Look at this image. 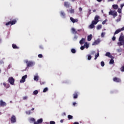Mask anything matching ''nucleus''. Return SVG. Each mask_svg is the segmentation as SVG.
<instances>
[{"label": "nucleus", "instance_id": "nucleus-56", "mask_svg": "<svg viewBox=\"0 0 124 124\" xmlns=\"http://www.w3.org/2000/svg\"><path fill=\"white\" fill-rule=\"evenodd\" d=\"M118 52H122V49H118Z\"/></svg>", "mask_w": 124, "mask_h": 124}, {"label": "nucleus", "instance_id": "nucleus-27", "mask_svg": "<svg viewBox=\"0 0 124 124\" xmlns=\"http://www.w3.org/2000/svg\"><path fill=\"white\" fill-rule=\"evenodd\" d=\"M84 47H85L86 49H88V48H89V44H88L87 42L85 43Z\"/></svg>", "mask_w": 124, "mask_h": 124}, {"label": "nucleus", "instance_id": "nucleus-42", "mask_svg": "<svg viewBox=\"0 0 124 124\" xmlns=\"http://www.w3.org/2000/svg\"><path fill=\"white\" fill-rule=\"evenodd\" d=\"M33 93H34V94H35V95L37 94V93H38V91H37V90H35V91L33 92Z\"/></svg>", "mask_w": 124, "mask_h": 124}, {"label": "nucleus", "instance_id": "nucleus-45", "mask_svg": "<svg viewBox=\"0 0 124 124\" xmlns=\"http://www.w3.org/2000/svg\"><path fill=\"white\" fill-rule=\"evenodd\" d=\"M106 22H107V19H106L105 20L103 21L102 23V25H105L106 23Z\"/></svg>", "mask_w": 124, "mask_h": 124}, {"label": "nucleus", "instance_id": "nucleus-43", "mask_svg": "<svg viewBox=\"0 0 124 124\" xmlns=\"http://www.w3.org/2000/svg\"><path fill=\"white\" fill-rule=\"evenodd\" d=\"M27 99H28V96H25L23 97V100H27Z\"/></svg>", "mask_w": 124, "mask_h": 124}, {"label": "nucleus", "instance_id": "nucleus-9", "mask_svg": "<svg viewBox=\"0 0 124 124\" xmlns=\"http://www.w3.org/2000/svg\"><path fill=\"white\" fill-rule=\"evenodd\" d=\"M113 80L114 82H116V83H121L122 81L121 78H118L117 77L113 78Z\"/></svg>", "mask_w": 124, "mask_h": 124}, {"label": "nucleus", "instance_id": "nucleus-34", "mask_svg": "<svg viewBox=\"0 0 124 124\" xmlns=\"http://www.w3.org/2000/svg\"><path fill=\"white\" fill-rule=\"evenodd\" d=\"M48 91V88L46 87L43 90V93H46V92Z\"/></svg>", "mask_w": 124, "mask_h": 124}, {"label": "nucleus", "instance_id": "nucleus-38", "mask_svg": "<svg viewBox=\"0 0 124 124\" xmlns=\"http://www.w3.org/2000/svg\"><path fill=\"white\" fill-rule=\"evenodd\" d=\"M101 66H102V67H103V66H104L105 65V63H104V62L102 61V62H101Z\"/></svg>", "mask_w": 124, "mask_h": 124}, {"label": "nucleus", "instance_id": "nucleus-10", "mask_svg": "<svg viewBox=\"0 0 124 124\" xmlns=\"http://www.w3.org/2000/svg\"><path fill=\"white\" fill-rule=\"evenodd\" d=\"M122 31H124V27H123L121 29H117L114 33V35H115V34H118V33L121 32Z\"/></svg>", "mask_w": 124, "mask_h": 124}, {"label": "nucleus", "instance_id": "nucleus-5", "mask_svg": "<svg viewBox=\"0 0 124 124\" xmlns=\"http://www.w3.org/2000/svg\"><path fill=\"white\" fill-rule=\"evenodd\" d=\"M8 81L11 85H14L15 79H14V78H13V77H11L8 78Z\"/></svg>", "mask_w": 124, "mask_h": 124}, {"label": "nucleus", "instance_id": "nucleus-14", "mask_svg": "<svg viewBox=\"0 0 124 124\" xmlns=\"http://www.w3.org/2000/svg\"><path fill=\"white\" fill-rule=\"evenodd\" d=\"M70 19L71 20V22L74 23H77V22H78V19H74L72 17H70Z\"/></svg>", "mask_w": 124, "mask_h": 124}, {"label": "nucleus", "instance_id": "nucleus-20", "mask_svg": "<svg viewBox=\"0 0 124 124\" xmlns=\"http://www.w3.org/2000/svg\"><path fill=\"white\" fill-rule=\"evenodd\" d=\"M39 79V77H38V76H35L34 77V81H36V82H37L38 81Z\"/></svg>", "mask_w": 124, "mask_h": 124}, {"label": "nucleus", "instance_id": "nucleus-55", "mask_svg": "<svg viewBox=\"0 0 124 124\" xmlns=\"http://www.w3.org/2000/svg\"><path fill=\"white\" fill-rule=\"evenodd\" d=\"M73 105L74 106H75V105H76V102H74V103H73Z\"/></svg>", "mask_w": 124, "mask_h": 124}, {"label": "nucleus", "instance_id": "nucleus-37", "mask_svg": "<svg viewBox=\"0 0 124 124\" xmlns=\"http://www.w3.org/2000/svg\"><path fill=\"white\" fill-rule=\"evenodd\" d=\"M26 114H27V115H31V111L28 110V111H26Z\"/></svg>", "mask_w": 124, "mask_h": 124}, {"label": "nucleus", "instance_id": "nucleus-1", "mask_svg": "<svg viewBox=\"0 0 124 124\" xmlns=\"http://www.w3.org/2000/svg\"><path fill=\"white\" fill-rule=\"evenodd\" d=\"M99 22V16L96 15L94 17V20L92 21L91 24L89 26L90 29H93L94 25H96Z\"/></svg>", "mask_w": 124, "mask_h": 124}, {"label": "nucleus", "instance_id": "nucleus-2", "mask_svg": "<svg viewBox=\"0 0 124 124\" xmlns=\"http://www.w3.org/2000/svg\"><path fill=\"white\" fill-rule=\"evenodd\" d=\"M25 62H26L27 64V67L33 66V65L34 64V62H33L32 61H28V60H26Z\"/></svg>", "mask_w": 124, "mask_h": 124}, {"label": "nucleus", "instance_id": "nucleus-6", "mask_svg": "<svg viewBox=\"0 0 124 124\" xmlns=\"http://www.w3.org/2000/svg\"><path fill=\"white\" fill-rule=\"evenodd\" d=\"M119 41L120 42H124V33H121L119 38Z\"/></svg>", "mask_w": 124, "mask_h": 124}, {"label": "nucleus", "instance_id": "nucleus-18", "mask_svg": "<svg viewBox=\"0 0 124 124\" xmlns=\"http://www.w3.org/2000/svg\"><path fill=\"white\" fill-rule=\"evenodd\" d=\"M61 16H62L63 18H65V13L63 11H61L60 13Z\"/></svg>", "mask_w": 124, "mask_h": 124}, {"label": "nucleus", "instance_id": "nucleus-60", "mask_svg": "<svg viewBox=\"0 0 124 124\" xmlns=\"http://www.w3.org/2000/svg\"><path fill=\"white\" fill-rule=\"evenodd\" d=\"M60 122L62 123H63V120H62V119L61 121H60Z\"/></svg>", "mask_w": 124, "mask_h": 124}, {"label": "nucleus", "instance_id": "nucleus-39", "mask_svg": "<svg viewBox=\"0 0 124 124\" xmlns=\"http://www.w3.org/2000/svg\"><path fill=\"white\" fill-rule=\"evenodd\" d=\"M88 60L89 61H90V60H92V56H91L90 55H88Z\"/></svg>", "mask_w": 124, "mask_h": 124}, {"label": "nucleus", "instance_id": "nucleus-49", "mask_svg": "<svg viewBox=\"0 0 124 124\" xmlns=\"http://www.w3.org/2000/svg\"><path fill=\"white\" fill-rule=\"evenodd\" d=\"M49 124H55L56 123L55 122V121H50Z\"/></svg>", "mask_w": 124, "mask_h": 124}, {"label": "nucleus", "instance_id": "nucleus-26", "mask_svg": "<svg viewBox=\"0 0 124 124\" xmlns=\"http://www.w3.org/2000/svg\"><path fill=\"white\" fill-rule=\"evenodd\" d=\"M114 58H111V60L109 61V64H113L114 63Z\"/></svg>", "mask_w": 124, "mask_h": 124}, {"label": "nucleus", "instance_id": "nucleus-58", "mask_svg": "<svg viewBox=\"0 0 124 124\" xmlns=\"http://www.w3.org/2000/svg\"><path fill=\"white\" fill-rule=\"evenodd\" d=\"M97 1H98V2H100L101 1H102V0H97Z\"/></svg>", "mask_w": 124, "mask_h": 124}, {"label": "nucleus", "instance_id": "nucleus-33", "mask_svg": "<svg viewBox=\"0 0 124 124\" xmlns=\"http://www.w3.org/2000/svg\"><path fill=\"white\" fill-rule=\"evenodd\" d=\"M30 121H31V122H33V123H35L36 122H35V119H34V118H31L30 119Z\"/></svg>", "mask_w": 124, "mask_h": 124}, {"label": "nucleus", "instance_id": "nucleus-64", "mask_svg": "<svg viewBox=\"0 0 124 124\" xmlns=\"http://www.w3.org/2000/svg\"><path fill=\"white\" fill-rule=\"evenodd\" d=\"M34 124H39L36 122H34Z\"/></svg>", "mask_w": 124, "mask_h": 124}, {"label": "nucleus", "instance_id": "nucleus-47", "mask_svg": "<svg viewBox=\"0 0 124 124\" xmlns=\"http://www.w3.org/2000/svg\"><path fill=\"white\" fill-rule=\"evenodd\" d=\"M121 18L119 17V18H118L117 19H116V22H117V23L119 22H121Z\"/></svg>", "mask_w": 124, "mask_h": 124}, {"label": "nucleus", "instance_id": "nucleus-44", "mask_svg": "<svg viewBox=\"0 0 124 124\" xmlns=\"http://www.w3.org/2000/svg\"><path fill=\"white\" fill-rule=\"evenodd\" d=\"M78 38V36H76V35H75V36L74 37V38H73V40L74 41L75 40H77V39Z\"/></svg>", "mask_w": 124, "mask_h": 124}, {"label": "nucleus", "instance_id": "nucleus-21", "mask_svg": "<svg viewBox=\"0 0 124 124\" xmlns=\"http://www.w3.org/2000/svg\"><path fill=\"white\" fill-rule=\"evenodd\" d=\"M3 86H4L6 88V89H8V88H9V87H10V85H9V84H6L5 83H3Z\"/></svg>", "mask_w": 124, "mask_h": 124}, {"label": "nucleus", "instance_id": "nucleus-48", "mask_svg": "<svg viewBox=\"0 0 124 124\" xmlns=\"http://www.w3.org/2000/svg\"><path fill=\"white\" fill-rule=\"evenodd\" d=\"M102 37H104V36L105 35V33L102 32L101 34Z\"/></svg>", "mask_w": 124, "mask_h": 124}, {"label": "nucleus", "instance_id": "nucleus-41", "mask_svg": "<svg viewBox=\"0 0 124 124\" xmlns=\"http://www.w3.org/2000/svg\"><path fill=\"white\" fill-rule=\"evenodd\" d=\"M70 13H71V14L74 13V9H71L70 10Z\"/></svg>", "mask_w": 124, "mask_h": 124}, {"label": "nucleus", "instance_id": "nucleus-22", "mask_svg": "<svg viewBox=\"0 0 124 124\" xmlns=\"http://www.w3.org/2000/svg\"><path fill=\"white\" fill-rule=\"evenodd\" d=\"M12 46L13 49H19V47L17 46L16 44H12Z\"/></svg>", "mask_w": 124, "mask_h": 124}, {"label": "nucleus", "instance_id": "nucleus-17", "mask_svg": "<svg viewBox=\"0 0 124 124\" xmlns=\"http://www.w3.org/2000/svg\"><path fill=\"white\" fill-rule=\"evenodd\" d=\"M93 38V35L90 34L87 36V40L88 41H91L92 39Z\"/></svg>", "mask_w": 124, "mask_h": 124}, {"label": "nucleus", "instance_id": "nucleus-12", "mask_svg": "<svg viewBox=\"0 0 124 124\" xmlns=\"http://www.w3.org/2000/svg\"><path fill=\"white\" fill-rule=\"evenodd\" d=\"M64 6L67 8H69V7H70V4L67 1H65L64 2Z\"/></svg>", "mask_w": 124, "mask_h": 124}, {"label": "nucleus", "instance_id": "nucleus-36", "mask_svg": "<svg viewBox=\"0 0 124 124\" xmlns=\"http://www.w3.org/2000/svg\"><path fill=\"white\" fill-rule=\"evenodd\" d=\"M120 70L122 71V72H124V66H123L121 67Z\"/></svg>", "mask_w": 124, "mask_h": 124}, {"label": "nucleus", "instance_id": "nucleus-4", "mask_svg": "<svg viewBox=\"0 0 124 124\" xmlns=\"http://www.w3.org/2000/svg\"><path fill=\"white\" fill-rule=\"evenodd\" d=\"M108 14L109 15H112V16H113L114 18L118 16V13L115 11H112L111 10L110 12H109Z\"/></svg>", "mask_w": 124, "mask_h": 124}, {"label": "nucleus", "instance_id": "nucleus-24", "mask_svg": "<svg viewBox=\"0 0 124 124\" xmlns=\"http://www.w3.org/2000/svg\"><path fill=\"white\" fill-rule=\"evenodd\" d=\"M102 28V25H98L96 27V29L98 30H101Z\"/></svg>", "mask_w": 124, "mask_h": 124}, {"label": "nucleus", "instance_id": "nucleus-52", "mask_svg": "<svg viewBox=\"0 0 124 124\" xmlns=\"http://www.w3.org/2000/svg\"><path fill=\"white\" fill-rule=\"evenodd\" d=\"M112 40H113V41H115V40H116V37L113 36V37H112Z\"/></svg>", "mask_w": 124, "mask_h": 124}, {"label": "nucleus", "instance_id": "nucleus-61", "mask_svg": "<svg viewBox=\"0 0 124 124\" xmlns=\"http://www.w3.org/2000/svg\"><path fill=\"white\" fill-rule=\"evenodd\" d=\"M74 124H79V123L78 122H75Z\"/></svg>", "mask_w": 124, "mask_h": 124}, {"label": "nucleus", "instance_id": "nucleus-25", "mask_svg": "<svg viewBox=\"0 0 124 124\" xmlns=\"http://www.w3.org/2000/svg\"><path fill=\"white\" fill-rule=\"evenodd\" d=\"M42 122H43V119H42V118H41L40 119H38L37 121V123H38V124H41V123H42Z\"/></svg>", "mask_w": 124, "mask_h": 124}, {"label": "nucleus", "instance_id": "nucleus-19", "mask_svg": "<svg viewBox=\"0 0 124 124\" xmlns=\"http://www.w3.org/2000/svg\"><path fill=\"white\" fill-rule=\"evenodd\" d=\"M73 98H74V99L78 98V93L76 92L73 94Z\"/></svg>", "mask_w": 124, "mask_h": 124}, {"label": "nucleus", "instance_id": "nucleus-35", "mask_svg": "<svg viewBox=\"0 0 124 124\" xmlns=\"http://www.w3.org/2000/svg\"><path fill=\"white\" fill-rule=\"evenodd\" d=\"M99 42H100L99 40H96V41H94V45H95V44H96H96H98L99 43Z\"/></svg>", "mask_w": 124, "mask_h": 124}, {"label": "nucleus", "instance_id": "nucleus-32", "mask_svg": "<svg viewBox=\"0 0 124 124\" xmlns=\"http://www.w3.org/2000/svg\"><path fill=\"white\" fill-rule=\"evenodd\" d=\"M71 52L73 53V54H75V53H76V50H75L74 48H72L71 49Z\"/></svg>", "mask_w": 124, "mask_h": 124}, {"label": "nucleus", "instance_id": "nucleus-40", "mask_svg": "<svg viewBox=\"0 0 124 124\" xmlns=\"http://www.w3.org/2000/svg\"><path fill=\"white\" fill-rule=\"evenodd\" d=\"M117 12H118V13H119V14L122 13V9H121V8L118 9Z\"/></svg>", "mask_w": 124, "mask_h": 124}, {"label": "nucleus", "instance_id": "nucleus-50", "mask_svg": "<svg viewBox=\"0 0 124 124\" xmlns=\"http://www.w3.org/2000/svg\"><path fill=\"white\" fill-rule=\"evenodd\" d=\"M38 58H41L43 57V56L42 55V54H39L38 55Z\"/></svg>", "mask_w": 124, "mask_h": 124}, {"label": "nucleus", "instance_id": "nucleus-59", "mask_svg": "<svg viewBox=\"0 0 124 124\" xmlns=\"http://www.w3.org/2000/svg\"><path fill=\"white\" fill-rule=\"evenodd\" d=\"M2 63H3V62L0 61V64H2Z\"/></svg>", "mask_w": 124, "mask_h": 124}, {"label": "nucleus", "instance_id": "nucleus-54", "mask_svg": "<svg viewBox=\"0 0 124 124\" xmlns=\"http://www.w3.org/2000/svg\"><path fill=\"white\" fill-rule=\"evenodd\" d=\"M79 11H82V8L81 7H79Z\"/></svg>", "mask_w": 124, "mask_h": 124}, {"label": "nucleus", "instance_id": "nucleus-46", "mask_svg": "<svg viewBox=\"0 0 124 124\" xmlns=\"http://www.w3.org/2000/svg\"><path fill=\"white\" fill-rule=\"evenodd\" d=\"M39 48L40 49H41V50H43L44 49V47H43V46H39Z\"/></svg>", "mask_w": 124, "mask_h": 124}, {"label": "nucleus", "instance_id": "nucleus-63", "mask_svg": "<svg viewBox=\"0 0 124 124\" xmlns=\"http://www.w3.org/2000/svg\"><path fill=\"white\" fill-rule=\"evenodd\" d=\"M96 11V10L95 9L93 10V12H95Z\"/></svg>", "mask_w": 124, "mask_h": 124}, {"label": "nucleus", "instance_id": "nucleus-11", "mask_svg": "<svg viewBox=\"0 0 124 124\" xmlns=\"http://www.w3.org/2000/svg\"><path fill=\"white\" fill-rule=\"evenodd\" d=\"M6 105V103L3 102L2 100H0V107H3Z\"/></svg>", "mask_w": 124, "mask_h": 124}, {"label": "nucleus", "instance_id": "nucleus-31", "mask_svg": "<svg viewBox=\"0 0 124 124\" xmlns=\"http://www.w3.org/2000/svg\"><path fill=\"white\" fill-rule=\"evenodd\" d=\"M68 119L69 120H71V119H73V116H72V115H68Z\"/></svg>", "mask_w": 124, "mask_h": 124}, {"label": "nucleus", "instance_id": "nucleus-8", "mask_svg": "<svg viewBox=\"0 0 124 124\" xmlns=\"http://www.w3.org/2000/svg\"><path fill=\"white\" fill-rule=\"evenodd\" d=\"M27 78H28V76L27 75L23 76L22 79L20 81V83H24L26 82V79H27Z\"/></svg>", "mask_w": 124, "mask_h": 124}, {"label": "nucleus", "instance_id": "nucleus-62", "mask_svg": "<svg viewBox=\"0 0 124 124\" xmlns=\"http://www.w3.org/2000/svg\"><path fill=\"white\" fill-rule=\"evenodd\" d=\"M119 16L120 18H122V15H119Z\"/></svg>", "mask_w": 124, "mask_h": 124}, {"label": "nucleus", "instance_id": "nucleus-23", "mask_svg": "<svg viewBox=\"0 0 124 124\" xmlns=\"http://www.w3.org/2000/svg\"><path fill=\"white\" fill-rule=\"evenodd\" d=\"M117 44L118 45V46H122V45H124V42H120L117 43Z\"/></svg>", "mask_w": 124, "mask_h": 124}, {"label": "nucleus", "instance_id": "nucleus-51", "mask_svg": "<svg viewBox=\"0 0 124 124\" xmlns=\"http://www.w3.org/2000/svg\"><path fill=\"white\" fill-rule=\"evenodd\" d=\"M80 49L81 50H84V49H85V46H82L80 47Z\"/></svg>", "mask_w": 124, "mask_h": 124}, {"label": "nucleus", "instance_id": "nucleus-3", "mask_svg": "<svg viewBox=\"0 0 124 124\" xmlns=\"http://www.w3.org/2000/svg\"><path fill=\"white\" fill-rule=\"evenodd\" d=\"M16 23H17V21L16 20V19H13L12 21L7 22L5 25L8 26L9 25H15Z\"/></svg>", "mask_w": 124, "mask_h": 124}, {"label": "nucleus", "instance_id": "nucleus-16", "mask_svg": "<svg viewBox=\"0 0 124 124\" xmlns=\"http://www.w3.org/2000/svg\"><path fill=\"white\" fill-rule=\"evenodd\" d=\"M85 42H86V39L84 38H82L81 40L79 41V43L80 44V45H83V44H84Z\"/></svg>", "mask_w": 124, "mask_h": 124}, {"label": "nucleus", "instance_id": "nucleus-15", "mask_svg": "<svg viewBox=\"0 0 124 124\" xmlns=\"http://www.w3.org/2000/svg\"><path fill=\"white\" fill-rule=\"evenodd\" d=\"M105 56H106V57H108V58H110V59H114V57L111 55V53L110 52H107Z\"/></svg>", "mask_w": 124, "mask_h": 124}, {"label": "nucleus", "instance_id": "nucleus-53", "mask_svg": "<svg viewBox=\"0 0 124 124\" xmlns=\"http://www.w3.org/2000/svg\"><path fill=\"white\" fill-rule=\"evenodd\" d=\"M40 84L41 85H44V84H45V82L40 81Z\"/></svg>", "mask_w": 124, "mask_h": 124}, {"label": "nucleus", "instance_id": "nucleus-13", "mask_svg": "<svg viewBox=\"0 0 124 124\" xmlns=\"http://www.w3.org/2000/svg\"><path fill=\"white\" fill-rule=\"evenodd\" d=\"M71 31H72V33H73V34H79V33H78V32H77V31H76V30H75V28H72L71 29Z\"/></svg>", "mask_w": 124, "mask_h": 124}, {"label": "nucleus", "instance_id": "nucleus-57", "mask_svg": "<svg viewBox=\"0 0 124 124\" xmlns=\"http://www.w3.org/2000/svg\"><path fill=\"white\" fill-rule=\"evenodd\" d=\"M124 4H122V5H121V8H123V7H124Z\"/></svg>", "mask_w": 124, "mask_h": 124}, {"label": "nucleus", "instance_id": "nucleus-30", "mask_svg": "<svg viewBox=\"0 0 124 124\" xmlns=\"http://www.w3.org/2000/svg\"><path fill=\"white\" fill-rule=\"evenodd\" d=\"M84 29H78V30H77V31H79V32H83V31H84Z\"/></svg>", "mask_w": 124, "mask_h": 124}, {"label": "nucleus", "instance_id": "nucleus-29", "mask_svg": "<svg viewBox=\"0 0 124 124\" xmlns=\"http://www.w3.org/2000/svg\"><path fill=\"white\" fill-rule=\"evenodd\" d=\"M98 57H99V53H97V54L95 55L94 60H96V59H97V58H98Z\"/></svg>", "mask_w": 124, "mask_h": 124}, {"label": "nucleus", "instance_id": "nucleus-7", "mask_svg": "<svg viewBox=\"0 0 124 124\" xmlns=\"http://www.w3.org/2000/svg\"><path fill=\"white\" fill-rule=\"evenodd\" d=\"M11 124H15L16 123V116L12 115L10 119Z\"/></svg>", "mask_w": 124, "mask_h": 124}, {"label": "nucleus", "instance_id": "nucleus-28", "mask_svg": "<svg viewBox=\"0 0 124 124\" xmlns=\"http://www.w3.org/2000/svg\"><path fill=\"white\" fill-rule=\"evenodd\" d=\"M112 7L114 9H118V5L114 4L112 5Z\"/></svg>", "mask_w": 124, "mask_h": 124}]
</instances>
